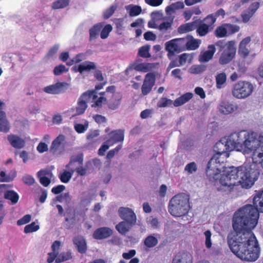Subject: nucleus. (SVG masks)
<instances>
[{"label": "nucleus", "mask_w": 263, "mask_h": 263, "mask_svg": "<svg viewBox=\"0 0 263 263\" xmlns=\"http://www.w3.org/2000/svg\"><path fill=\"white\" fill-rule=\"evenodd\" d=\"M189 198L184 194H178L170 200L168 211L170 214L176 217L185 215L189 210Z\"/></svg>", "instance_id": "obj_4"}, {"label": "nucleus", "mask_w": 263, "mask_h": 263, "mask_svg": "<svg viewBox=\"0 0 263 263\" xmlns=\"http://www.w3.org/2000/svg\"><path fill=\"white\" fill-rule=\"evenodd\" d=\"M155 83V77L153 73L146 74L142 86V93L143 95H147L152 90Z\"/></svg>", "instance_id": "obj_14"}, {"label": "nucleus", "mask_w": 263, "mask_h": 263, "mask_svg": "<svg viewBox=\"0 0 263 263\" xmlns=\"http://www.w3.org/2000/svg\"><path fill=\"white\" fill-rule=\"evenodd\" d=\"M149 49L150 46L149 45H145L141 47L139 50V55L144 58L151 57V54L149 53Z\"/></svg>", "instance_id": "obj_43"}, {"label": "nucleus", "mask_w": 263, "mask_h": 263, "mask_svg": "<svg viewBox=\"0 0 263 263\" xmlns=\"http://www.w3.org/2000/svg\"><path fill=\"white\" fill-rule=\"evenodd\" d=\"M23 182L27 185H32L34 182L35 179L31 175H25L23 177Z\"/></svg>", "instance_id": "obj_58"}, {"label": "nucleus", "mask_w": 263, "mask_h": 263, "mask_svg": "<svg viewBox=\"0 0 263 263\" xmlns=\"http://www.w3.org/2000/svg\"><path fill=\"white\" fill-rule=\"evenodd\" d=\"M7 139L11 145L15 148H22L25 145L24 140L16 135H9L7 137Z\"/></svg>", "instance_id": "obj_22"}, {"label": "nucleus", "mask_w": 263, "mask_h": 263, "mask_svg": "<svg viewBox=\"0 0 263 263\" xmlns=\"http://www.w3.org/2000/svg\"><path fill=\"white\" fill-rule=\"evenodd\" d=\"M254 87L248 81H240L236 83L232 89L233 96L239 99H244L251 95Z\"/></svg>", "instance_id": "obj_6"}, {"label": "nucleus", "mask_w": 263, "mask_h": 263, "mask_svg": "<svg viewBox=\"0 0 263 263\" xmlns=\"http://www.w3.org/2000/svg\"><path fill=\"white\" fill-rule=\"evenodd\" d=\"M40 228V226L36 224L35 222H33L25 226L24 228V232L25 233H29L37 231Z\"/></svg>", "instance_id": "obj_45"}, {"label": "nucleus", "mask_w": 263, "mask_h": 263, "mask_svg": "<svg viewBox=\"0 0 263 263\" xmlns=\"http://www.w3.org/2000/svg\"><path fill=\"white\" fill-rule=\"evenodd\" d=\"M152 67V64L143 63L136 64L135 65L134 69L137 71L146 72L149 70Z\"/></svg>", "instance_id": "obj_40"}, {"label": "nucleus", "mask_w": 263, "mask_h": 263, "mask_svg": "<svg viewBox=\"0 0 263 263\" xmlns=\"http://www.w3.org/2000/svg\"><path fill=\"white\" fill-rule=\"evenodd\" d=\"M112 234V231L107 227H102L97 229L93 234V237L96 239L107 238Z\"/></svg>", "instance_id": "obj_23"}, {"label": "nucleus", "mask_w": 263, "mask_h": 263, "mask_svg": "<svg viewBox=\"0 0 263 263\" xmlns=\"http://www.w3.org/2000/svg\"><path fill=\"white\" fill-rule=\"evenodd\" d=\"M65 137L63 135H59L52 142L50 151L55 153L62 150L65 146Z\"/></svg>", "instance_id": "obj_16"}, {"label": "nucleus", "mask_w": 263, "mask_h": 263, "mask_svg": "<svg viewBox=\"0 0 263 263\" xmlns=\"http://www.w3.org/2000/svg\"><path fill=\"white\" fill-rule=\"evenodd\" d=\"M68 86V84L66 82H58L45 87L44 88V91L50 94H59L64 92L67 89Z\"/></svg>", "instance_id": "obj_13"}, {"label": "nucleus", "mask_w": 263, "mask_h": 263, "mask_svg": "<svg viewBox=\"0 0 263 263\" xmlns=\"http://www.w3.org/2000/svg\"><path fill=\"white\" fill-rule=\"evenodd\" d=\"M173 101L171 99L166 98H162L157 103V106L159 107H168L172 105Z\"/></svg>", "instance_id": "obj_47"}, {"label": "nucleus", "mask_w": 263, "mask_h": 263, "mask_svg": "<svg viewBox=\"0 0 263 263\" xmlns=\"http://www.w3.org/2000/svg\"><path fill=\"white\" fill-rule=\"evenodd\" d=\"M215 45H211L208 47L207 50L200 53L199 60L202 63H205L211 60L216 51Z\"/></svg>", "instance_id": "obj_21"}, {"label": "nucleus", "mask_w": 263, "mask_h": 263, "mask_svg": "<svg viewBox=\"0 0 263 263\" xmlns=\"http://www.w3.org/2000/svg\"><path fill=\"white\" fill-rule=\"evenodd\" d=\"M193 93L187 92L181 97L177 98L174 102L173 104L175 106L178 107L181 106L188 102L193 97Z\"/></svg>", "instance_id": "obj_32"}, {"label": "nucleus", "mask_w": 263, "mask_h": 263, "mask_svg": "<svg viewBox=\"0 0 263 263\" xmlns=\"http://www.w3.org/2000/svg\"><path fill=\"white\" fill-rule=\"evenodd\" d=\"M37 177H53L51 170L48 168L43 169L37 173Z\"/></svg>", "instance_id": "obj_49"}, {"label": "nucleus", "mask_w": 263, "mask_h": 263, "mask_svg": "<svg viewBox=\"0 0 263 263\" xmlns=\"http://www.w3.org/2000/svg\"><path fill=\"white\" fill-rule=\"evenodd\" d=\"M253 208H255L257 210V212H263V190L258 192L253 198Z\"/></svg>", "instance_id": "obj_25"}, {"label": "nucleus", "mask_w": 263, "mask_h": 263, "mask_svg": "<svg viewBox=\"0 0 263 263\" xmlns=\"http://www.w3.org/2000/svg\"><path fill=\"white\" fill-rule=\"evenodd\" d=\"M59 48V45H54L52 48L50 49L47 54L45 55L44 57V60L47 62L50 59H53L54 55L57 52Z\"/></svg>", "instance_id": "obj_44"}, {"label": "nucleus", "mask_w": 263, "mask_h": 263, "mask_svg": "<svg viewBox=\"0 0 263 263\" xmlns=\"http://www.w3.org/2000/svg\"><path fill=\"white\" fill-rule=\"evenodd\" d=\"M227 77L224 73H220L218 74L216 77L217 87L219 89L222 88V85L226 81Z\"/></svg>", "instance_id": "obj_42"}, {"label": "nucleus", "mask_w": 263, "mask_h": 263, "mask_svg": "<svg viewBox=\"0 0 263 263\" xmlns=\"http://www.w3.org/2000/svg\"><path fill=\"white\" fill-rule=\"evenodd\" d=\"M205 236V245L206 247L210 249L212 247L211 236L212 233L210 230H206L204 232Z\"/></svg>", "instance_id": "obj_50"}, {"label": "nucleus", "mask_w": 263, "mask_h": 263, "mask_svg": "<svg viewBox=\"0 0 263 263\" xmlns=\"http://www.w3.org/2000/svg\"><path fill=\"white\" fill-rule=\"evenodd\" d=\"M185 42H187L185 46V50L186 49L195 50L199 47V43L198 40H190L189 38H183Z\"/></svg>", "instance_id": "obj_36"}, {"label": "nucleus", "mask_w": 263, "mask_h": 263, "mask_svg": "<svg viewBox=\"0 0 263 263\" xmlns=\"http://www.w3.org/2000/svg\"><path fill=\"white\" fill-rule=\"evenodd\" d=\"M117 8V5L114 4L110 6V7L107 9L104 12V17L105 18H108L110 17L112 14L114 13L115 11L116 10Z\"/></svg>", "instance_id": "obj_54"}, {"label": "nucleus", "mask_w": 263, "mask_h": 263, "mask_svg": "<svg viewBox=\"0 0 263 263\" xmlns=\"http://www.w3.org/2000/svg\"><path fill=\"white\" fill-rule=\"evenodd\" d=\"M215 45L219 48L221 51L219 63L221 65H226L230 63L234 58L236 46L235 42L233 41L225 42L224 40H220L215 43Z\"/></svg>", "instance_id": "obj_5"}, {"label": "nucleus", "mask_w": 263, "mask_h": 263, "mask_svg": "<svg viewBox=\"0 0 263 263\" xmlns=\"http://www.w3.org/2000/svg\"><path fill=\"white\" fill-rule=\"evenodd\" d=\"M5 198L11 200L12 204H15L17 202L19 196L13 191H7L5 193Z\"/></svg>", "instance_id": "obj_38"}, {"label": "nucleus", "mask_w": 263, "mask_h": 263, "mask_svg": "<svg viewBox=\"0 0 263 263\" xmlns=\"http://www.w3.org/2000/svg\"><path fill=\"white\" fill-rule=\"evenodd\" d=\"M73 242L78 248L79 252L84 253L86 251V245L84 238L82 236H77L73 238Z\"/></svg>", "instance_id": "obj_29"}, {"label": "nucleus", "mask_w": 263, "mask_h": 263, "mask_svg": "<svg viewBox=\"0 0 263 263\" xmlns=\"http://www.w3.org/2000/svg\"><path fill=\"white\" fill-rule=\"evenodd\" d=\"M94 102V103L91 105L92 107H101L102 106L103 104L105 103L107 101L106 99L103 96H100L98 97L97 96V98L95 100H92Z\"/></svg>", "instance_id": "obj_48"}, {"label": "nucleus", "mask_w": 263, "mask_h": 263, "mask_svg": "<svg viewBox=\"0 0 263 263\" xmlns=\"http://www.w3.org/2000/svg\"><path fill=\"white\" fill-rule=\"evenodd\" d=\"M31 220V215H26L23 218L19 219L17 221V224L18 226H21L25 224L28 222H29Z\"/></svg>", "instance_id": "obj_61"}, {"label": "nucleus", "mask_w": 263, "mask_h": 263, "mask_svg": "<svg viewBox=\"0 0 263 263\" xmlns=\"http://www.w3.org/2000/svg\"><path fill=\"white\" fill-rule=\"evenodd\" d=\"M198 21H194L192 23H186L181 25L178 29V31L180 33H183L195 29L198 25Z\"/></svg>", "instance_id": "obj_31"}, {"label": "nucleus", "mask_w": 263, "mask_h": 263, "mask_svg": "<svg viewBox=\"0 0 263 263\" xmlns=\"http://www.w3.org/2000/svg\"><path fill=\"white\" fill-rule=\"evenodd\" d=\"M73 59L76 63H79L86 59V55L85 53H80L77 54Z\"/></svg>", "instance_id": "obj_64"}, {"label": "nucleus", "mask_w": 263, "mask_h": 263, "mask_svg": "<svg viewBox=\"0 0 263 263\" xmlns=\"http://www.w3.org/2000/svg\"><path fill=\"white\" fill-rule=\"evenodd\" d=\"M258 218L257 210L251 204L243 206L233 216L234 232L228 236V243L232 252L242 260L254 261L259 257L260 248L252 232Z\"/></svg>", "instance_id": "obj_1"}, {"label": "nucleus", "mask_w": 263, "mask_h": 263, "mask_svg": "<svg viewBox=\"0 0 263 263\" xmlns=\"http://www.w3.org/2000/svg\"><path fill=\"white\" fill-rule=\"evenodd\" d=\"M37 178L39 179L40 183L45 187L48 186L50 184L51 179L52 178L46 177H37Z\"/></svg>", "instance_id": "obj_57"}, {"label": "nucleus", "mask_w": 263, "mask_h": 263, "mask_svg": "<svg viewBox=\"0 0 263 263\" xmlns=\"http://www.w3.org/2000/svg\"><path fill=\"white\" fill-rule=\"evenodd\" d=\"M118 215L123 221L136 224L137 217L132 209L126 207H120L118 210Z\"/></svg>", "instance_id": "obj_11"}, {"label": "nucleus", "mask_w": 263, "mask_h": 263, "mask_svg": "<svg viewBox=\"0 0 263 263\" xmlns=\"http://www.w3.org/2000/svg\"><path fill=\"white\" fill-rule=\"evenodd\" d=\"M247 131L242 130L238 133H234L227 138L229 143L228 147L230 150L236 149L242 152L244 144V139L246 138Z\"/></svg>", "instance_id": "obj_7"}, {"label": "nucleus", "mask_w": 263, "mask_h": 263, "mask_svg": "<svg viewBox=\"0 0 263 263\" xmlns=\"http://www.w3.org/2000/svg\"><path fill=\"white\" fill-rule=\"evenodd\" d=\"M197 26V32L200 36L205 35L208 32L209 25L198 21Z\"/></svg>", "instance_id": "obj_41"}, {"label": "nucleus", "mask_w": 263, "mask_h": 263, "mask_svg": "<svg viewBox=\"0 0 263 263\" xmlns=\"http://www.w3.org/2000/svg\"><path fill=\"white\" fill-rule=\"evenodd\" d=\"M237 106L227 101H221L218 105L219 111L223 115H229L237 109Z\"/></svg>", "instance_id": "obj_17"}, {"label": "nucleus", "mask_w": 263, "mask_h": 263, "mask_svg": "<svg viewBox=\"0 0 263 263\" xmlns=\"http://www.w3.org/2000/svg\"><path fill=\"white\" fill-rule=\"evenodd\" d=\"M189 59H191V57L189 54L187 53H183L179 56V65H184L187 60Z\"/></svg>", "instance_id": "obj_60"}, {"label": "nucleus", "mask_w": 263, "mask_h": 263, "mask_svg": "<svg viewBox=\"0 0 263 263\" xmlns=\"http://www.w3.org/2000/svg\"><path fill=\"white\" fill-rule=\"evenodd\" d=\"M147 222L153 228H156L158 225V221L156 218L149 217L147 219Z\"/></svg>", "instance_id": "obj_63"}, {"label": "nucleus", "mask_w": 263, "mask_h": 263, "mask_svg": "<svg viewBox=\"0 0 263 263\" xmlns=\"http://www.w3.org/2000/svg\"><path fill=\"white\" fill-rule=\"evenodd\" d=\"M103 27V25L101 23L96 24L89 30V39L92 40L97 37L99 32Z\"/></svg>", "instance_id": "obj_34"}, {"label": "nucleus", "mask_w": 263, "mask_h": 263, "mask_svg": "<svg viewBox=\"0 0 263 263\" xmlns=\"http://www.w3.org/2000/svg\"><path fill=\"white\" fill-rule=\"evenodd\" d=\"M68 69H67L64 65H60L54 67L53 70L54 74L56 76L61 74L64 72L68 71Z\"/></svg>", "instance_id": "obj_53"}, {"label": "nucleus", "mask_w": 263, "mask_h": 263, "mask_svg": "<svg viewBox=\"0 0 263 263\" xmlns=\"http://www.w3.org/2000/svg\"><path fill=\"white\" fill-rule=\"evenodd\" d=\"M172 263H192V255L187 252H179L174 257Z\"/></svg>", "instance_id": "obj_19"}, {"label": "nucleus", "mask_w": 263, "mask_h": 263, "mask_svg": "<svg viewBox=\"0 0 263 263\" xmlns=\"http://www.w3.org/2000/svg\"><path fill=\"white\" fill-rule=\"evenodd\" d=\"M251 39L250 36H248L243 39L240 43L238 47V54L242 58H245L247 57L250 52L249 50V43H250Z\"/></svg>", "instance_id": "obj_18"}, {"label": "nucleus", "mask_w": 263, "mask_h": 263, "mask_svg": "<svg viewBox=\"0 0 263 263\" xmlns=\"http://www.w3.org/2000/svg\"><path fill=\"white\" fill-rule=\"evenodd\" d=\"M61 246V242L60 241L56 240L53 242L51 246V249L53 253H54L57 254H59L60 248Z\"/></svg>", "instance_id": "obj_62"}, {"label": "nucleus", "mask_w": 263, "mask_h": 263, "mask_svg": "<svg viewBox=\"0 0 263 263\" xmlns=\"http://www.w3.org/2000/svg\"><path fill=\"white\" fill-rule=\"evenodd\" d=\"M88 128V123L84 125L81 124H76L74 125L75 130L79 133H83L87 130Z\"/></svg>", "instance_id": "obj_56"}, {"label": "nucleus", "mask_w": 263, "mask_h": 263, "mask_svg": "<svg viewBox=\"0 0 263 263\" xmlns=\"http://www.w3.org/2000/svg\"><path fill=\"white\" fill-rule=\"evenodd\" d=\"M126 10L128 12L131 16H137L141 12V8L140 6L129 5L125 7Z\"/></svg>", "instance_id": "obj_35"}, {"label": "nucleus", "mask_w": 263, "mask_h": 263, "mask_svg": "<svg viewBox=\"0 0 263 263\" xmlns=\"http://www.w3.org/2000/svg\"><path fill=\"white\" fill-rule=\"evenodd\" d=\"M109 138L108 143L110 142L111 145L122 142L124 138V131L122 129H118L112 131L109 134Z\"/></svg>", "instance_id": "obj_20"}, {"label": "nucleus", "mask_w": 263, "mask_h": 263, "mask_svg": "<svg viewBox=\"0 0 263 263\" xmlns=\"http://www.w3.org/2000/svg\"><path fill=\"white\" fill-rule=\"evenodd\" d=\"M197 167L196 164L194 162H191L188 163L184 168V170L189 174H192L196 172Z\"/></svg>", "instance_id": "obj_52"}, {"label": "nucleus", "mask_w": 263, "mask_h": 263, "mask_svg": "<svg viewBox=\"0 0 263 263\" xmlns=\"http://www.w3.org/2000/svg\"><path fill=\"white\" fill-rule=\"evenodd\" d=\"M69 4V0H57L52 4L53 9H63L67 7Z\"/></svg>", "instance_id": "obj_39"}, {"label": "nucleus", "mask_w": 263, "mask_h": 263, "mask_svg": "<svg viewBox=\"0 0 263 263\" xmlns=\"http://www.w3.org/2000/svg\"><path fill=\"white\" fill-rule=\"evenodd\" d=\"M9 130L10 127L6 114L3 111H0V132L7 133Z\"/></svg>", "instance_id": "obj_30"}, {"label": "nucleus", "mask_w": 263, "mask_h": 263, "mask_svg": "<svg viewBox=\"0 0 263 263\" xmlns=\"http://www.w3.org/2000/svg\"><path fill=\"white\" fill-rule=\"evenodd\" d=\"M187 42L182 38L172 40L165 43V49L168 51V57L174 55L175 53H180L185 50V46Z\"/></svg>", "instance_id": "obj_8"}, {"label": "nucleus", "mask_w": 263, "mask_h": 263, "mask_svg": "<svg viewBox=\"0 0 263 263\" xmlns=\"http://www.w3.org/2000/svg\"><path fill=\"white\" fill-rule=\"evenodd\" d=\"M112 26L110 25H106L102 30L100 34L101 39H105L107 38L109 32L112 30Z\"/></svg>", "instance_id": "obj_51"}, {"label": "nucleus", "mask_w": 263, "mask_h": 263, "mask_svg": "<svg viewBox=\"0 0 263 263\" xmlns=\"http://www.w3.org/2000/svg\"><path fill=\"white\" fill-rule=\"evenodd\" d=\"M110 142L108 143V140L104 143L99 150V154L100 155H104V152L109 148L110 146H112Z\"/></svg>", "instance_id": "obj_59"}, {"label": "nucleus", "mask_w": 263, "mask_h": 263, "mask_svg": "<svg viewBox=\"0 0 263 263\" xmlns=\"http://www.w3.org/2000/svg\"><path fill=\"white\" fill-rule=\"evenodd\" d=\"M134 225L135 224L129 223V222L122 221L116 225V229L119 233L124 235L126 234Z\"/></svg>", "instance_id": "obj_28"}, {"label": "nucleus", "mask_w": 263, "mask_h": 263, "mask_svg": "<svg viewBox=\"0 0 263 263\" xmlns=\"http://www.w3.org/2000/svg\"><path fill=\"white\" fill-rule=\"evenodd\" d=\"M223 166L224 167L218 172L217 178L208 177L211 181L215 182V184L219 182L230 190L234 186L239 185L242 188H250L260 174L258 165L255 163H245L237 167L231 166L222 170L225 167Z\"/></svg>", "instance_id": "obj_2"}, {"label": "nucleus", "mask_w": 263, "mask_h": 263, "mask_svg": "<svg viewBox=\"0 0 263 263\" xmlns=\"http://www.w3.org/2000/svg\"><path fill=\"white\" fill-rule=\"evenodd\" d=\"M239 30V26L236 25L225 24L216 29V34L218 37H222L227 35L236 33L238 32Z\"/></svg>", "instance_id": "obj_12"}, {"label": "nucleus", "mask_w": 263, "mask_h": 263, "mask_svg": "<svg viewBox=\"0 0 263 263\" xmlns=\"http://www.w3.org/2000/svg\"><path fill=\"white\" fill-rule=\"evenodd\" d=\"M71 258V253L70 251L63 252L60 254L59 253L58 257L55 259V262L60 263L68 260Z\"/></svg>", "instance_id": "obj_37"}, {"label": "nucleus", "mask_w": 263, "mask_h": 263, "mask_svg": "<svg viewBox=\"0 0 263 263\" xmlns=\"http://www.w3.org/2000/svg\"><path fill=\"white\" fill-rule=\"evenodd\" d=\"M121 97L119 95H115L108 103L109 108L115 110L118 108L120 104Z\"/></svg>", "instance_id": "obj_33"}, {"label": "nucleus", "mask_w": 263, "mask_h": 263, "mask_svg": "<svg viewBox=\"0 0 263 263\" xmlns=\"http://www.w3.org/2000/svg\"><path fill=\"white\" fill-rule=\"evenodd\" d=\"M259 6V3L258 2H254L252 3L248 9L242 13V17L243 21L246 23L248 22L258 9Z\"/></svg>", "instance_id": "obj_24"}, {"label": "nucleus", "mask_w": 263, "mask_h": 263, "mask_svg": "<svg viewBox=\"0 0 263 263\" xmlns=\"http://www.w3.org/2000/svg\"><path fill=\"white\" fill-rule=\"evenodd\" d=\"M183 7L184 4L182 2H177L167 6L165 9V12L167 15L166 19L172 22L175 17L176 11L182 9Z\"/></svg>", "instance_id": "obj_15"}, {"label": "nucleus", "mask_w": 263, "mask_h": 263, "mask_svg": "<svg viewBox=\"0 0 263 263\" xmlns=\"http://www.w3.org/2000/svg\"><path fill=\"white\" fill-rule=\"evenodd\" d=\"M83 161V155L82 154L73 156L70 158L69 164H71L75 162H78L79 164H82Z\"/></svg>", "instance_id": "obj_55"}, {"label": "nucleus", "mask_w": 263, "mask_h": 263, "mask_svg": "<svg viewBox=\"0 0 263 263\" xmlns=\"http://www.w3.org/2000/svg\"><path fill=\"white\" fill-rule=\"evenodd\" d=\"M72 175V173L70 172L65 171L59 174V178L62 182L67 183L71 179Z\"/></svg>", "instance_id": "obj_46"}, {"label": "nucleus", "mask_w": 263, "mask_h": 263, "mask_svg": "<svg viewBox=\"0 0 263 263\" xmlns=\"http://www.w3.org/2000/svg\"><path fill=\"white\" fill-rule=\"evenodd\" d=\"M97 98L96 91H90L84 93L79 98L76 107L77 115L83 114L87 107V101L89 99L95 100Z\"/></svg>", "instance_id": "obj_10"}, {"label": "nucleus", "mask_w": 263, "mask_h": 263, "mask_svg": "<svg viewBox=\"0 0 263 263\" xmlns=\"http://www.w3.org/2000/svg\"><path fill=\"white\" fill-rule=\"evenodd\" d=\"M227 138H224L217 142L214 147L216 153L209 161L206 168V175L210 178H217L218 172L224 166L222 164L225 159L229 156L227 153L231 151Z\"/></svg>", "instance_id": "obj_3"}, {"label": "nucleus", "mask_w": 263, "mask_h": 263, "mask_svg": "<svg viewBox=\"0 0 263 263\" xmlns=\"http://www.w3.org/2000/svg\"><path fill=\"white\" fill-rule=\"evenodd\" d=\"M246 138L244 139V144L242 152L248 154L253 152V155L258 148V141L257 140V133L255 132L248 133L247 132Z\"/></svg>", "instance_id": "obj_9"}, {"label": "nucleus", "mask_w": 263, "mask_h": 263, "mask_svg": "<svg viewBox=\"0 0 263 263\" xmlns=\"http://www.w3.org/2000/svg\"><path fill=\"white\" fill-rule=\"evenodd\" d=\"M156 234H152L147 236L143 241L145 250H147L156 246L158 243V239Z\"/></svg>", "instance_id": "obj_26"}, {"label": "nucleus", "mask_w": 263, "mask_h": 263, "mask_svg": "<svg viewBox=\"0 0 263 263\" xmlns=\"http://www.w3.org/2000/svg\"><path fill=\"white\" fill-rule=\"evenodd\" d=\"M96 68V63L91 61H86L78 66L77 71L80 73H83L84 71H89L91 70Z\"/></svg>", "instance_id": "obj_27"}]
</instances>
